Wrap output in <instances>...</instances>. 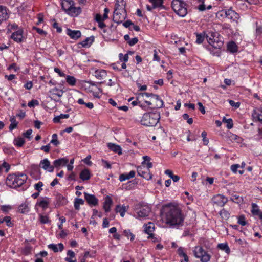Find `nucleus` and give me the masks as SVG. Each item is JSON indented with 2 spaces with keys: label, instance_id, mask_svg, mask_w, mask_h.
<instances>
[{
  "label": "nucleus",
  "instance_id": "nucleus-1",
  "mask_svg": "<svg viewBox=\"0 0 262 262\" xmlns=\"http://www.w3.org/2000/svg\"><path fill=\"white\" fill-rule=\"evenodd\" d=\"M166 224L171 228L179 229L184 225V215L177 203L165 204Z\"/></svg>",
  "mask_w": 262,
  "mask_h": 262
},
{
  "label": "nucleus",
  "instance_id": "nucleus-2",
  "mask_svg": "<svg viewBox=\"0 0 262 262\" xmlns=\"http://www.w3.org/2000/svg\"><path fill=\"white\" fill-rule=\"evenodd\" d=\"M27 177L25 174L17 176L9 174L6 180V184L10 187L15 188L21 186L26 181Z\"/></svg>",
  "mask_w": 262,
  "mask_h": 262
},
{
  "label": "nucleus",
  "instance_id": "nucleus-3",
  "mask_svg": "<svg viewBox=\"0 0 262 262\" xmlns=\"http://www.w3.org/2000/svg\"><path fill=\"white\" fill-rule=\"evenodd\" d=\"M143 97H146L148 99H145V102L148 106H151L152 108H160L163 105V102L159 96L149 93H144L142 94Z\"/></svg>",
  "mask_w": 262,
  "mask_h": 262
},
{
  "label": "nucleus",
  "instance_id": "nucleus-4",
  "mask_svg": "<svg viewBox=\"0 0 262 262\" xmlns=\"http://www.w3.org/2000/svg\"><path fill=\"white\" fill-rule=\"evenodd\" d=\"M159 119L160 115L158 113H145L142 118L141 123L145 126H154L157 124Z\"/></svg>",
  "mask_w": 262,
  "mask_h": 262
},
{
  "label": "nucleus",
  "instance_id": "nucleus-5",
  "mask_svg": "<svg viewBox=\"0 0 262 262\" xmlns=\"http://www.w3.org/2000/svg\"><path fill=\"white\" fill-rule=\"evenodd\" d=\"M171 7L180 16L184 17L187 13L186 4L182 0H173L171 2Z\"/></svg>",
  "mask_w": 262,
  "mask_h": 262
},
{
  "label": "nucleus",
  "instance_id": "nucleus-6",
  "mask_svg": "<svg viewBox=\"0 0 262 262\" xmlns=\"http://www.w3.org/2000/svg\"><path fill=\"white\" fill-rule=\"evenodd\" d=\"M196 258H200L201 262H208L210 259V256L201 246H196L193 250Z\"/></svg>",
  "mask_w": 262,
  "mask_h": 262
},
{
  "label": "nucleus",
  "instance_id": "nucleus-7",
  "mask_svg": "<svg viewBox=\"0 0 262 262\" xmlns=\"http://www.w3.org/2000/svg\"><path fill=\"white\" fill-rule=\"evenodd\" d=\"M216 33L213 32H209L208 34L206 35L209 43L215 49H220L222 48L223 45V42L221 40H219L216 37Z\"/></svg>",
  "mask_w": 262,
  "mask_h": 262
},
{
  "label": "nucleus",
  "instance_id": "nucleus-8",
  "mask_svg": "<svg viewBox=\"0 0 262 262\" xmlns=\"http://www.w3.org/2000/svg\"><path fill=\"white\" fill-rule=\"evenodd\" d=\"M126 17L125 8H115L114 11L113 20L117 24L121 23Z\"/></svg>",
  "mask_w": 262,
  "mask_h": 262
},
{
  "label": "nucleus",
  "instance_id": "nucleus-9",
  "mask_svg": "<svg viewBox=\"0 0 262 262\" xmlns=\"http://www.w3.org/2000/svg\"><path fill=\"white\" fill-rule=\"evenodd\" d=\"M136 212L139 217H146L149 216L151 212V208L146 205H141L136 209Z\"/></svg>",
  "mask_w": 262,
  "mask_h": 262
},
{
  "label": "nucleus",
  "instance_id": "nucleus-10",
  "mask_svg": "<svg viewBox=\"0 0 262 262\" xmlns=\"http://www.w3.org/2000/svg\"><path fill=\"white\" fill-rule=\"evenodd\" d=\"M138 174L143 178L148 180L151 179L152 175L150 173V170L144 166H139L137 168Z\"/></svg>",
  "mask_w": 262,
  "mask_h": 262
},
{
  "label": "nucleus",
  "instance_id": "nucleus-11",
  "mask_svg": "<svg viewBox=\"0 0 262 262\" xmlns=\"http://www.w3.org/2000/svg\"><path fill=\"white\" fill-rule=\"evenodd\" d=\"M39 166L50 172H53L54 169V166L51 164L50 162L47 159L42 160L40 162Z\"/></svg>",
  "mask_w": 262,
  "mask_h": 262
},
{
  "label": "nucleus",
  "instance_id": "nucleus-12",
  "mask_svg": "<svg viewBox=\"0 0 262 262\" xmlns=\"http://www.w3.org/2000/svg\"><path fill=\"white\" fill-rule=\"evenodd\" d=\"M227 201V198L221 194L216 195L213 198V203L220 207L224 206Z\"/></svg>",
  "mask_w": 262,
  "mask_h": 262
},
{
  "label": "nucleus",
  "instance_id": "nucleus-13",
  "mask_svg": "<svg viewBox=\"0 0 262 262\" xmlns=\"http://www.w3.org/2000/svg\"><path fill=\"white\" fill-rule=\"evenodd\" d=\"M226 16L229 19L233 21L237 22V20L239 18V14L235 12L234 10L232 9H228L225 11L224 12Z\"/></svg>",
  "mask_w": 262,
  "mask_h": 262
},
{
  "label": "nucleus",
  "instance_id": "nucleus-14",
  "mask_svg": "<svg viewBox=\"0 0 262 262\" xmlns=\"http://www.w3.org/2000/svg\"><path fill=\"white\" fill-rule=\"evenodd\" d=\"M8 10L5 6H0V25L9 17Z\"/></svg>",
  "mask_w": 262,
  "mask_h": 262
},
{
  "label": "nucleus",
  "instance_id": "nucleus-15",
  "mask_svg": "<svg viewBox=\"0 0 262 262\" xmlns=\"http://www.w3.org/2000/svg\"><path fill=\"white\" fill-rule=\"evenodd\" d=\"M84 198L89 205L96 206L98 203V200L94 195L90 194L86 192H84Z\"/></svg>",
  "mask_w": 262,
  "mask_h": 262
},
{
  "label": "nucleus",
  "instance_id": "nucleus-16",
  "mask_svg": "<svg viewBox=\"0 0 262 262\" xmlns=\"http://www.w3.org/2000/svg\"><path fill=\"white\" fill-rule=\"evenodd\" d=\"M67 34L71 38L75 40L78 39L81 36V32L79 30H72L70 29H67Z\"/></svg>",
  "mask_w": 262,
  "mask_h": 262
},
{
  "label": "nucleus",
  "instance_id": "nucleus-17",
  "mask_svg": "<svg viewBox=\"0 0 262 262\" xmlns=\"http://www.w3.org/2000/svg\"><path fill=\"white\" fill-rule=\"evenodd\" d=\"M62 9L68 13L71 7L74 6V2L73 0H65L62 1L61 3Z\"/></svg>",
  "mask_w": 262,
  "mask_h": 262
},
{
  "label": "nucleus",
  "instance_id": "nucleus-18",
  "mask_svg": "<svg viewBox=\"0 0 262 262\" xmlns=\"http://www.w3.org/2000/svg\"><path fill=\"white\" fill-rule=\"evenodd\" d=\"M68 162V160L66 158H60L53 162V166L54 168H59L60 166L67 165Z\"/></svg>",
  "mask_w": 262,
  "mask_h": 262
},
{
  "label": "nucleus",
  "instance_id": "nucleus-19",
  "mask_svg": "<svg viewBox=\"0 0 262 262\" xmlns=\"http://www.w3.org/2000/svg\"><path fill=\"white\" fill-rule=\"evenodd\" d=\"M23 31L18 30L14 32L11 36V38L17 42H21L23 41Z\"/></svg>",
  "mask_w": 262,
  "mask_h": 262
},
{
  "label": "nucleus",
  "instance_id": "nucleus-20",
  "mask_svg": "<svg viewBox=\"0 0 262 262\" xmlns=\"http://www.w3.org/2000/svg\"><path fill=\"white\" fill-rule=\"evenodd\" d=\"M251 212L253 215H257L262 220V212L260 211L258 205L255 203H252Z\"/></svg>",
  "mask_w": 262,
  "mask_h": 262
},
{
  "label": "nucleus",
  "instance_id": "nucleus-21",
  "mask_svg": "<svg viewBox=\"0 0 262 262\" xmlns=\"http://www.w3.org/2000/svg\"><path fill=\"white\" fill-rule=\"evenodd\" d=\"M107 147L110 150L116 153H117L118 155H120L122 154V149L119 145H116L114 143H109L107 144Z\"/></svg>",
  "mask_w": 262,
  "mask_h": 262
},
{
  "label": "nucleus",
  "instance_id": "nucleus-22",
  "mask_svg": "<svg viewBox=\"0 0 262 262\" xmlns=\"http://www.w3.org/2000/svg\"><path fill=\"white\" fill-rule=\"evenodd\" d=\"M253 117L262 123V108H257L254 110L252 114Z\"/></svg>",
  "mask_w": 262,
  "mask_h": 262
},
{
  "label": "nucleus",
  "instance_id": "nucleus-23",
  "mask_svg": "<svg viewBox=\"0 0 262 262\" xmlns=\"http://www.w3.org/2000/svg\"><path fill=\"white\" fill-rule=\"evenodd\" d=\"M48 248L52 249L54 252H57L59 251H62L64 249V246L62 243H59L58 245L52 244L48 245Z\"/></svg>",
  "mask_w": 262,
  "mask_h": 262
},
{
  "label": "nucleus",
  "instance_id": "nucleus-24",
  "mask_svg": "<svg viewBox=\"0 0 262 262\" xmlns=\"http://www.w3.org/2000/svg\"><path fill=\"white\" fill-rule=\"evenodd\" d=\"M112 204V200L109 196H106L105 198V201L103 206L106 212H108L110 211V207Z\"/></svg>",
  "mask_w": 262,
  "mask_h": 262
},
{
  "label": "nucleus",
  "instance_id": "nucleus-25",
  "mask_svg": "<svg viewBox=\"0 0 262 262\" xmlns=\"http://www.w3.org/2000/svg\"><path fill=\"white\" fill-rule=\"evenodd\" d=\"M79 177L83 181L89 180L91 178V174L89 170L88 169L82 170L80 173Z\"/></svg>",
  "mask_w": 262,
  "mask_h": 262
},
{
  "label": "nucleus",
  "instance_id": "nucleus-26",
  "mask_svg": "<svg viewBox=\"0 0 262 262\" xmlns=\"http://www.w3.org/2000/svg\"><path fill=\"white\" fill-rule=\"evenodd\" d=\"M178 254L181 257L184 258V261L189 262V257L187 256L185 249L183 247H179L177 251Z\"/></svg>",
  "mask_w": 262,
  "mask_h": 262
},
{
  "label": "nucleus",
  "instance_id": "nucleus-27",
  "mask_svg": "<svg viewBox=\"0 0 262 262\" xmlns=\"http://www.w3.org/2000/svg\"><path fill=\"white\" fill-rule=\"evenodd\" d=\"M135 176V172L134 170H132L128 174H121L119 176V180L121 182L124 181L126 180L130 179Z\"/></svg>",
  "mask_w": 262,
  "mask_h": 262
},
{
  "label": "nucleus",
  "instance_id": "nucleus-28",
  "mask_svg": "<svg viewBox=\"0 0 262 262\" xmlns=\"http://www.w3.org/2000/svg\"><path fill=\"white\" fill-rule=\"evenodd\" d=\"M94 37L92 36L90 37L86 38L84 40L81 42L80 44L83 47H89L91 46V45L94 42Z\"/></svg>",
  "mask_w": 262,
  "mask_h": 262
},
{
  "label": "nucleus",
  "instance_id": "nucleus-29",
  "mask_svg": "<svg viewBox=\"0 0 262 262\" xmlns=\"http://www.w3.org/2000/svg\"><path fill=\"white\" fill-rule=\"evenodd\" d=\"M165 174L168 176L170 179H172L174 182H177L180 180V177L178 175H174L171 170L167 169L165 170Z\"/></svg>",
  "mask_w": 262,
  "mask_h": 262
},
{
  "label": "nucleus",
  "instance_id": "nucleus-30",
  "mask_svg": "<svg viewBox=\"0 0 262 262\" xmlns=\"http://www.w3.org/2000/svg\"><path fill=\"white\" fill-rule=\"evenodd\" d=\"M18 211L21 213H26L29 211V207L28 206V203L25 202L22 203L18 208Z\"/></svg>",
  "mask_w": 262,
  "mask_h": 262
},
{
  "label": "nucleus",
  "instance_id": "nucleus-31",
  "mask_svg": "<svg viewBox=\"0 0 262 262\" xmlns=\"http://www.w3.org/2000/svg\"><path fill=\"white\" fill-rule=\"evenodd\" d=\"M95 76L98 79H102L106 76V71L104 70H96L95 72Z\"/></svg>",
  "mask_w": 262,
  "mask_h": 262
},
{
  "label": "nucleus",
  "instance_id": "nucleus-32",
  "mask_svg": "<svg viewBox=\"0 0 262 262\" xmlns=\"http://www.w3.org/2000/svg\"><path fill=\"white\" fill-rule=\"evenodd\" d=\"M81 13V9L80 7H75L74 6H72L70 10V11L67 13L69 15L73 16V15H78L79 14Z\"/></svg>",
  "mask_w": 262,
  "mask_h": 262
},
{
  "label": "nucleus",
  "instance_id": "nucleus-33",
  "mask_svg": "<svg viewBox=\"0 0 262 262\" xmlns=\"http://www.w3.org/2000/svg\"><path fill=\"white\" fill-rule=\"evenodd\" d=\"M227 49L230 52L235 53L237 51L238 47L234 42L231 41L228 43L227 45Z\"/></svg>",
  "mask_w": 262,
  "mask_h": 262
},
{
  "label": "nucleus",
  "instance_id": "nucleus-34",
  "mask_svg": "<svg viewBox=\"0 0 262 262\" xmlns=\"http://www.w3.org/2000/svg\"><path fill=\"white\" fill-rule=\"evenodd\" d=\"M154 229V224L152 223H149L145 226L144 231L146 233L148 234L150 236L152 235V232Z\"/></svg>",
  "mask_w": 262,
  "mask_h": 262
},
{
  "label": "nucleus",
  "instance_id": "nucleus-35",
  "mask_svg": "<svg viewBox=\"0 0 262 262\" xmlns=\"http://www.w3.org/2000/svg\"><path fill=\"white\" fill-rule=\"evenodd\" d=\"M127 208L125 206H120V205H117L116 207V212H119L121 216L123 217L125 214V212L126 211Z\"/></svg>",
  "mask_w": 262,
  "mask_h": 262
},
{
  "label": "nucleus",
  "instance_id": "nucleus-36",
  "mask_svg": "<svg viewBox=\"0 0 262 262\" xmlns=\"http://www.w3.org/2000/svg\"><path fill=\"white\" fill-rule=\"evenodd\" d=\"M228 137L231 141H236L237 143H241L242 141V139L241 137L231 133H229L228 134Z\"/></svg>",
  "mask_w": 262,
  "mask_h": 262
},
{
  "label": "nucleus",
  "instance_id": "nucleus-37",
  "mask_svg": "<svg viewBox=\"0 0 262 262\" xmlns=\"http://www.w3.org/2000/svg\"><path fill=\"white\" fill-rule=\"evenodd\" d=\"M149 1L152 4L153 8H163V0H149Z\"/></svg>",
  "mask_w": 262,
  "mask_h": 262
},
{
  "label": "nucleus",
  "instance_id": "nucleus-38",
  "mask_svg": "<svg viewBox=\"0 0 262 262\" xmlns=\"http://www.w3.org/2000/svg\"><path fill=\"white\" fill-rule=\"evenodd\" d=\"M24 143L25 140L23 138L20 137L16 138L14 140V144L18 147H21L24 145Z\"/></svg>",
  "mask_w": 262,
  "mask_h": 262
},
{
  "label": "nucleus",
  "instance_id": "nucleus-39",
  "mask_svg": "<svg viewBox=\"0 0 262 262\" xmlns=\"http://www.w3.org/2000/svg\"><path fill=\"white\" fill-rule=\"evenodd\" d=\"M217 247L221 250L225 251L227 254H229L230 252L229 247L226 243H221L218 244Z\"/></svg>",
  "mask_w": 262,
  "mask_h": 262
},
{
  "label": "nucleus",
  "instance_id": "nucleus-40",
  "mask_svg": "<svg viewBox=\"0 0 262 262\" xmlns=\"http://www.w3.org/2000/svg\"><path fill=\"white\" fill-rule=\"evenodd\" d=\"M84 201L82 199L76 198L74 202V207L76 210H79L80 205H83Z\"/></svg>",
  "mask_w": 262,
  "mask_h": 262
},
{
  "label": "nucleus",
  "instance_id": "nucleus-41",
  "mask_svg": "<svg viewBox=\"0 0 262 262\" xmlns=\"http://www.w3.org/2000/svg\"><path fill=\"white\" fill-rule=\"evenodd\" d=\"M223 122L227 123V127L228 129H231L233 126V120L232 119H227L225 117L223 118Z\"/></svg>",
  "mask_w": 262,
  "mask_h": 262
},
{
  "label": "nucleus",
  "instance_id": "nucleus-42",
  "mask_svg": "<svg viewBox=\"0 0 262 262\" xmlns=\"http://www.w3.org/2000/svg\"><path fill=\"white\" fill-rule=\"evenodd\" d=\"M48 200V198H46V199H43L40 201L39 202H38L37 204H38V205L42 207V208L46 209L48 207V206L49 203Z\"/></svg>",
  "mask_w": 262,
  "mask_h": 262
},
{
  "label": "nucleus",
  "instance_id": "nucleus-43",
  "mask_svg": "<svg viewBox=\"0 0 262 262\" xmlns=\"http://www.w3.org/2000/svg\"><path fill=\"white\" fill-rule=\"evenodd\" d=\"M10 120L11 123L9 126V129L10 130H12L13 129L16 128L18 124V122L16 121L14 117H11Z\"/></svg>",
  "mask_w": 262,
  "mask_h": 262
},
{
  "label": "nucleus",
  "instance_id": "nucleus-44",
  "mask_svg": "<svg viewBox=\"0 0 262 262\" xmlns=\"http://www.w3.org/2000/svg\"><path fill=\"white\" fill-rule=\"evenodd\" d=\"M66 81L69 85L74 86L76 83V79L73 76L68 75L66 77Z\"/></svg>",
  "mask_w": 262,
  "mask_h": 262
},
{
  "label": "nucleus",
  "instance_id": "nucleus-45",
  "mask_svg": "<svg viewBox=\"0 0 262 262\" xmlns=\"http://www.w3.org/2000/svg\"><path fill=\"white\" fill-rule=\"evenodd\" d=\"M50 92L52 93L53 95H57L59 97H61L63 93V91L62 90H60L56 88L52 89L50 91Z\"/></svg>",
  "mask_w": 262,
  "mask_h": 262
},
{
  "label": "nucleus",
  "instance_id": "nucleus-46",
  "mask_svg": "<svg viewBox=\"0 0 262 262\" xmlns=\"http://www.w3.org/2000/svg\"><path fill=\"white\" fill-rule=\"evenodd\" d=\"M206 35L204 33L202 34H197L196 42L199 44L202 43Z\"/></svg>",
  "mask_w": 262,
  "mask_h": 262
},
{
  "label": "nucleus",
  "instance_id": "nucleus-47",
  "mask_svg": "<svg viewBox=\"0 0 262 262\" xmlns=\"http://www.w3.org/2000/svg\"><path fill=\"white\" fill-rule=\"evenodd\" d=\"M39 220L41 224H47L50 222L47 215H39Z\"/></svg>",
  "mask_w": 262,
  "mask_h": 262
},
{
  "label": "nucleus",
  "instance_id": "nucleus-48",
  "mask_svg": "<svg viewBox=\"0 0 262 262\" xmlns=\"http://www.w3.org/2000/svg\"><path fill=\"white\" fill-rule=\"evenodd\" d=\"M52 139L50 141V143L54 144L55 146H57L59 144L60 142L58 140V136L56 134H54L52 135Z\"/></svg>",
  "mask_w": 262,
  "mask_h": 262
},
{
  "label": "nucleus",
  "instance_id": "nucleus-49",
  "mask_svg": "<svg viewBox=\"0 0 262 262\" xmlns=\"http://www.w3.org/2000/svg\"><path fill=\"white\" fill-rule=\"evenodd\" d=\"M220 214L221 217L225 220L228 219L230 216L229 213L224 209H223L222 210H221Z\"/></svg>",
  "mask_w": 262,
  "mask_h": 262
},
{
  "label": "nucleus",
  "instance_id": "nucleus-50",
  "mask_svg": "<svg viewBox=\"0 0 262 262\" xmlns=\"http://www.w3.org/2000/svg\"><path fill=\"white\" fill-rule=\"evenodd\" d=\"M116 3L115 4V8H117L118 7L119 8H125V3L124 2V0H116Z\"/></svg>",
  "mask_w": 262,
  "mask_h": 262
},
{
  "label": "nucleus",
  "instance_id": "nucleus-51",
  "mask_svg": "<svg viewBox=\"0 0 262 262\" xmlns=\"http://www.w3.org/2000/svg\"><path fill=\"white\" fill-rule=\"evenodd\" d=\"M123 234L127 238H129L130 236V241H132L135 238V235L130 232V230H124L123 231Z\"/></svg>",
  "mask_w": 262,
  "mask_h": 262
},
{
  "label": "nucleus",
  "instance_id": "nucleus-52",
  "mask_svg": "<svg viewBox=\"0 0 262 262\" xmlns=\"http://www.w3.org/2000/svg\"><path fill=\"white\" fill-rule=\"evenodd\" d=\"M199 3H201L198 6H195V8H197L199 11H203L206 9L205 5L203 1H201V0H198Z\"/></svg>",
  "mask_w": 262,
  "mask_h": 262
},
{
  "label": "nucleus",
  "instance_id": "nucleus-53",
  "mask_svg": "<svg viewBox=\"0 0 262 262\" xmlns=\"http://www.w3.org/2000/svg\"><path fill=\"white\" fill-rule=\"evenodd\" d=\"M39 102L38 100L35 99H33L31 101L29 102L28 103V106L30 107H33L35 105H38Z\"/></svg>",
  "mask_w": 262,
  "mask_h": 262
},
{
  "label": "nucleus",
  "instance_id": "nucleus-54",
  "mask_svg": "<svg viewBox=\"0 0 262 262\" xmlns=\"http://www.w3.org/2000/svg\"><path fill=\"white\" fill-rule=\"evenodd\" d=\"M207 133L205 131H203L201 134V136L203 138V141L204 144L207 145L209 143V140L206 138Z\"/></svg>",
  "mask_w": 262,
  "mask_h": 262
},
{
  "label": "nucleus",
  "instance_id": "nucleus-55",
  "mask_svg": "<svg viewBox=\"0 0 262 262\" xmlns=\"http://www.w3.org/2000/svg\"><path fill=\"white\" fill-rule=\"evenodd\" d=\"M4 222H6L7 225L9 227H12L13 224L11 221V217L10 216H5L4 218Z\"/></svg>",
  "mask_w": 262,
  "mask_h": 262
},
{
  "label": "nucleus",
  "instance_id": "nucleus-56",
  "mask_svg": "<svg viewBox=\"0 0 262 262\" xmlns=\"http://www.w3.org/2000/svg\"><path fill=\"white\" fill-rule=\"evenodd\" d=\"M43 186V183L42 182H38L37 183L35 184L34 185V188L35 189L38 191V192H40L42 189L41 188V187H42Z\"/></svg>",
  "mask_w": 262,
  "mask_h": 262
},
{
  "label": "nucleus",
  "instance_id": "nucleus-57",
  "mask_svg": "<svg viewBox=\"0 0 262 262\" xmlns=\"http://www.w3.org/2000/svg\"><path fill=\"white\" fill-rule=\"evenodd\" d=\"M119 58L121 61H124V62H126L128 60V54H126L124 55H123V54L120 53L119 54Z\"/></svg>",
  "mask_w": 262,
  "mask_h": 262
},
{
  "label": "nucleus",
  "instance_id": "nucleus-58",
  "mask_svg": "<svg viewBox=\"0 0 262 262\" xmlns=\"http://www.w3.org/2000/svg\"><path fill=\"white\" fill-rule=\"evenodd\" d=\"M238 223L241 225L242 226L246 225V222L245 221V218L243 215H241L238 217Z\"/></svg>",
  "mask_w": 262,
  "mask_h": 262
},
{
  "label": "nucleus",
  "instance_id": "nucleus-59",
  "mask_svg": "<svg viewBox=\"0 0 262 262\" xmlns=\"http://www.w3.org/2000/svg\"><path fill=\"white\" fill-rule=\"evenodd\" d=\"M183 118L184 120H187V122L188 124H191L193 123V119L192 118H189V115L187 114H184L183 115Z\"/></svg>",
  "mask_w": 262,
  "mask_h": 262
},
{
  "label": "nucleus",
  "instance_id": "nucleus-60",
  "mask_svg": "<svg viewBox=\"0 0 262 262\" xmlns=\"http://www.w3.org/2000/svg\"><path fill=\"white\" fill-rule=\"evenodd\" d=\"M229 103L231 106L232 107H235L236 108H238L240 106V103L239 102H235L232 100H229Z\"/></svg>",
  "mask_w": 262,
  "mask_h": 262
},
{
  "label": "nucleus",
  "instance_id": "nucleus-61",
  "mask_svg": "<svg viewBox=\"0 0 262 262\" xmlns=\"http://www.w3.org/2000/svg\"><path fill=\"white\" fill-rule=\"evenodd\" d=\"M32 133V130L31 129H29L28 130H27L26 132L23 133V136L25 137L30 139L31 138L30 136H31Z\"/></svg>",
  "mask_w": 262,
  "mask_h": 262
},
{
  "label": "nucleus",
  "instance_id": "nucleus-62",
  "mask_svg": "<svg viewBox=\"0 0 262 262\" xmlns=\"http://www.w3.org/2000/svg\"><path fill=\"white\" fill-rule=\"evenodd\" d=\"M40 149L46 153H48L50 151V144H48L45 146H42L41 147Z\"/></svg>",
  "mask_w": 262,
  "mask_h": 262
},
{
  "label": "nucleus",
  "instance_id": "nucleus-63",
  "mask_svg": "<svg viewBox=\"0 0 262 262\" xmlns=\"http://www.w3.org/2000/svg\"><path fill=\"white\" fill-rule=\"evenodd\" d=\"M138 41V39L137 38V37H135L134 38H133L132 39L129 40V41H128V43L132 46H134L135 45V44H136Z\"/></svg>",
  "mask_w": 262,
  "mask_h": 262
},
{
  "label": "nucleus",
  "instance_id": "nucleus-64",
  "mask_svg": "<svg viewBox=\"0 0 262 262\" xmlns=\"http://www.w3.org/2000/svg\"><path fill=\"white\" fill-rule=\"evenodd\" d=\"M240 167L239 164H233L231 166V170L234 172L236 173L237 172V169Z\"/></svg>",
  "mask_w": 262,
  "mask_h": 262
}]
</instances>
